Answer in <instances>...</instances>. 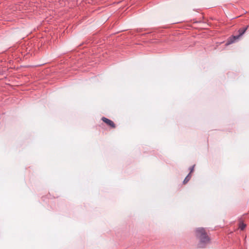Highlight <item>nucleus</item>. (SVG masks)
I'll list each match as a JSON object with an SVG mask.
<instances>
[{
    "mask_svg": "<svg viewBox=\"0 0 249 249\" xmlns=\"http://www.w3.org/2000/svg\"><path fill=\"white\" fill-rule=\"evenodd\" d=\"M210 237L206 233L204 236L200 238L197 244V248H205L210 243Z\"/></svg>",
    "mask_w": 249,
    "mask_h": 249,
    "instance_id": "1",
    "label": "nucleus"
},
{
    "mask_svg": "<svg viewBox=\"0 0 249 249\" xmlns=\"http://www.w3.org/2000/svg\"><path fill=\"white\" fill-rule=\"evenodd\" d=\"M206 233L205 229L202 227L196 228L195 231V236L198 241L201 238L204 236Z\"/></svg>",
    "mask_w": 249,
    "mask_h": 249,
    "instance_id": "2",
    "label": "nucleus"
},
{
    "mask_svg": "<svg viewBox=\"0 0 249 249\" xmlns=\"http://www.w3.org/2000/svg\"><path fill=\"white\" fill-rule=\"evenodd\" d=\"M241 36H239V35L231 36L228 38L227 42L226 43V45H229L230 44L235 42Z\"/></svg>",
    "mask_w": 249,
    "mask_h": 249,
    "instance_id": "3",
    "label": "nucleus"
},
{
    "mask_svg": "<svg viewBox=\"0 0 249 249\" xmlns=\"http://www.w3.org/2000/svg\"><path fill=\"white\" fill-rule=\"evenodd\" d=\"M101 120L106 123L107 125L109 126L111 128L115 127V124L114 122L110 119H108L105 117H103Z\"/></svg>",
    "mask_w": 249,
    "mask_h": 249,
    "instance_id": "4",
    "label": "nucleus"
},
{
    "mask_svg": "<svg viewBox=\"0 0 249 249\" xmlns=\"http://www.w3.org/2000/svg\"><path fill=\"white\" fill-rule=\"evenodd\" d=\"M249 25H247V26L244 27V28H240L238 30V35H239V36H242L245 33V32H246V31L247 30V29H248L249 28Z\"/></svg>",
    "mask_w": 249,
    "mask_h": 249,
    "instance_id": "5",
    "label": "nucleus"
},
{
    "mask_svg": "<svg viewBox=\"0 0 249 249\" xmlns=\"http://www.w3.org/2000/svg\"><path fill=\"white\" fill-rule=\"evenodd\" d=\"M191 178V175L190 174V173H189L188 174V175L185 177L184 180L183 181V184L187 183L190 180Z\"/></svg>",
    "mask_w": 249,
    "mask_h": 249,
    "instance_id": "6",
    "label": "nucleus"
},
{
    "mask_svg": "<svg viewBox=\"0 0 249 249\" xmlns=\"http://www.w3.org/2000/svg\"><path fill=\"white\" fill-rule=\"evenodd\" d=\"M246 227V225L243 223H241L240 224L239 228L241 230H244Z\"/></svg>",
    "mask_w": 249,
    "mask_h": 249,
    "instance_id": "7",
    "label": "nucleus"
},
{
    "mask_svg": "<svg viewBox=\"0 0 249 249\" xmlns=\"http://www.w3.org/2000/svg\"><path fill=\"white\" fill-rule=\"evenodd\" d=\"M194 167H195V165L189 168V170H190V174H191L192 172H193V171L194 170Z\"/></svg>",
    "mask_w": 249,
    "mask_h": 249,
    "instance_id": "8",
    "label": "nucleus"
}]
</instances>
